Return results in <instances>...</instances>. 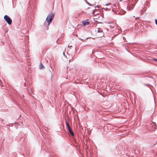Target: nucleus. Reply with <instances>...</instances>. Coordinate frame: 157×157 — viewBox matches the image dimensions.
Wrapping results in <instances>:
<instances>
[{"label":"nucleus","mask_w":157,"mask_h":157,"mask_svg":"<svg viewBox=\"0 0 157 157\" xmlns=\"http://www.w3.org/2000/svg\"><path fill=\"white\" fill-rule=\"evenodd\" d=\"M55 14L53 13H51L48 15L46 18L45 21L44 22V25L45 26L49 25L50 23L52 21L54 17Z\"/></svg>","instance_id":"f257e3e1"},{"label":"nucleus","mask_w":157,"mask_h":157,"mask_svg":"<svg viewBox=\"0 0 157 157\" xmlns=\"http://www.w3.org/2000/svg\"><path fill=\"white\" fill-rule=\"evenodd\" d=\"M4 19L8 24L10 25L11 24L12 20L8 16L5 15L4 17Z\"/></svg>","instance_id":"f03ea898"},{"label":"nucleus","mask_w":157,"mask_h":157,"mask_svg":"<svg viewBox=\"0 0 157 157\" xmlns=\"http://www.w3.org/2000/svg\"><path fill=\"white\" fill-rule=\"evenodd\" d=\"M134 6L135 4H129L127 8L128 10H130L133 9Z\"/></svg>","instance_id":"7ed1b4c3"},{"label":"nucleus","mask_w":157,"mask_h":157,"mask_svg":"<svg viewBox=\"0 0 157 157\" xmlns=\"http://www.w3.org/2000/svg\"><path fill=\"white\" fill-rule=\"evenodd\" d=\"M96 31H97L98 33H101L100 37L102 36L103 35L102 30L101 28H98L97 30H96Z\"/></svg>","instance_id":"20e7f679"},{"label":"nucleus","mask_w":157,"mask_h":157,"mask_svg":"<svg viewBox=\"0 0 157 157\" xmlns=\"http://www.w3.org/2000/svg\"><path fill=\"white\" fill-rule=\"evenodd\" d=\"M99 12V11H98V10L95 9L94 10H93L92 13L94 15L96 16V15L98 14Z\"/></svg>","instance_id":"39448f33"},{"label":"nucleus","mask_w":157,"mask_h":157,"mask_svg":"<svg viewBox=\"0 0 157 157\" xmlns=\"http://www.w3.org/2000/svg\"><path fill=\"white\" fill-rule=\"evenodd\" d=\"M115 32L116 33H120L121 32V29L119 27H116Z\"/></svg>","instance_id":"423d86ee"},{"label":"nucleus","mask_w":157,"mask_h":157,"mask_svg":"<svg viewBox=\"0 0 157 157\" xmlns=\"http://www.w3.org/2000/svg\"><path fill=\"white\" fill-rule=\"evenodd\" d=\"M82 24L84 25H89L90 23L88 21H82Z\"/></svg>","instance_id":"0eeeda50"},{"label":"nucleus","mask_w":157,"mask_h":157,"mask_svg":"<svg viewBox=\"0 0 157 157\" xmlns=\"http://www.w3.org/2000/svg\"><path fill=\"white\" fill-rule=\"evenodd\" d=\"M68 130H69L70 133L73 136H74V133L73 132V131L72 130L71 128L70 127L69 128H68Z\"/></svg>","instance_id":"6e6552de"},{"label":"nucleus","mask_w":157,"mask_h":157,"mask_svg":"<svg viewBox=\"0 0 157 157\" xmlns=\"http://www.w3.org/2000/svg\"><path fill=\"white\" fill-rule=\"evenodd\" d=\"M151 126H154V127L153 128L155 129H156V124L155 122H152L151 124Z\"/></svg>","instance_id":"1a4fd4ad"},{"label":"nucleus","mask_w":157,"mask_h":157,"mask_svg":"<svg viewBox=\"0 0 157 157\" xmlns=\"http://www.w3.org/2000/svg\"><path fill=\"white\" fill-rule=\"evenodd\" d=\"M39 68H40V69H42L44 68L45 67H44V66L42 64V63H40V64Z\"/></svg>","instance_id":"9d476101"},{"label":"nucleus","mask_w":157,"mask_h":157,"mask_svg":"<svg viewBox=\"0 0 157 157\" xmlns=\"http://www.w3.org/2000/svg\"><path fill=\"white\" fill-rule=\"evenodd\" d=\"M65 121L67 126L68 128H70V127L69 126V124L67 123V120H65Z\"/></svg>","instance_id":"9b49d317"},{"label":"nucleus","mask_w":157,"mask_h":157,"mask_svg":"<svg viewBox=\"0 0 157 157\" xmlns=\"http://www.w3.org/2000/svg\"><path fill=\"white\" fill-rule=\"evenodd\" d=\"M126 13V12L124 11H123L122 12H121L120 13V14L121 15H122Z\"/></svg>","instance_id":"f8f14e48"},{"label":"nucleus","mask_w":157,"mask_h":157,"mask_svg":"<svg viewBox=\"0 0 157 157\" xmlns=\"http://www.w3.org/2000/svg\"><path fill=\"white\" fill-rule=\"evenodd\" d=\"M102 9L105 10H106V11H109V10H110V9L108 8H103Z\"/></svg>","instance_id":"ddd939ff"},{"label":"nucleus","mask_w":157,"mask_h":157,"mask_svg":"<svg viewBox=\"0 0 157 157\" xmlns=\"http://www.w3.org/2000/svg\"><path fill=\"white\" fill-rule=\"evenodd\" d=\"M87 4L88 5H89V6H93L92 5H91V4L90 3H89L87 2Z\"/></svg>","instance_id":"4468645a"},{"label":"nucleus","mask_w":157,"mask_h":157,"mask_svg":"<svg viewBox=\"0 0 157 157\" xmlns=\"http://www.w3.org/2000/svg\"><path fill=\"white\" fill-rule=\"evenodd\" d=\"M155 23L156 25H157V19L155 20Z\"/></svg>","instance_id":"2eb2a0df"},{"label":"nucleus","mask_w":157,"mask_h":157,"mask_svg":"<svg viewBox=\"0 0 157 157\" xmlns=\"http://www.w3.org/2000/svg\"><path fill=\"white\" fill-rule=\"evenodd\" d=\"M153 60L155 61H157V59H154Z\"/></svg>","instance_id":"dca6fc26"},{"label":"nucleus","mask_w":157,"mask_h":157,"mask_svg":"<svg viewBox=\"0 0 157 157\" xmlns=\"http://www.w3.org/2000/svg\"><path fill=\"white\" fill-rule=\"evenodd\" d=\"M96 7H97L98 8H99L100 7V6H97Z\"/></svg>","instance_id":"f3484780"},{"label":"nucleus","mask_w":157,"mask_h":157,"mask_svg":"<svg viewBox=\"0 0 157 157\" xmlns=\"http://www.w3.org/2000/svg\"><path fill=\"white\" fill-rule=\"evenodd\" d=\"M79 39L80 40H83V39H81V38H80V39L79 38Z\"/></svg>","instance_id":"a211bd4d"},{"label":"nucleus","mask_w":157,"mask_h":157,"mask_svg":"<svg viewBox=\"0 0 157 157\" xmlns=\"http://www.w3.org/2000/svg\"><path fill=\"white\" fill-rule=\"evenodd\" d=\"M143 13V11H141V14H142V13Z\"/></svg>","instance_id":"6ab92c4d"},{"label":"nucleus","mask_w":157,"mask_h":157,"mask_svg":"<svg viewBox=\"0 0 157 157\" xmlns=\"http://www.w3.org/2000/svg\"><path fill=\"white\" fill-rule=\"evenodd\" d=\"M108 5H109L108 4H107L106 5V6H108Z\"/></svg>","instance_id":"aec40b11"}]
</instances>
